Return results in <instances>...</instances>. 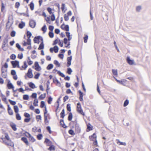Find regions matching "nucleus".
<instances>
[{"instance_id":"obj_1","label":"nucleus","mask_w":151,"mask_h":151,"mask_svg":"<svg viewBox=\"0 0 151 151\" xmlns=\"http://www.w3.org/2000/svg\"><path fill=\"white\" fill-rule=\"evenodd\" d=\"M72 122L73 123L76 132L77 133H80L81 132V128L78 124L77 123V121H72Z\"/></svg>"},{"instance_id":"obj_2","label":"nucleus","mask_w":151,"mask_h":151,"mask_svg":"<svg viewBox=\"0 0 151 151\" xmlns=\"http://www.w3.org/2000/svg\"><path fill=\"white\" fill-rule=\"evenodd\" d=\"M13 23V19L12 18L9 19L6 25V29L7 30H8L10 27L12 26Z\"/></svg>"},{"instance_id":"obj_3","label":"nucleus","mask_w":151,"mask_h":151,"mask_svg":"<svg viewBox=\"0 0 151 151\" xmlns=\"http://www.w3.org/2000/svg\"><path fill=\"white\" fill-rule=\"evenodd\" d=\"M77 111L79 114H82L83 116H84L85 115V114L82 109L80 103H78L77 104Z\"/></svg>"},{"instance_id":"obj_4","label":"nucleus","mask_w":151,"mask_h":151,"mask_svg":"<svg viewBox=\"0 0 151 151\" xmlns=\"http://www.w3.org/2000/svg\"><path fill=\"white\" fill-rule=\"evenodd\" d=\"M3 142L6 145H7L10 146L12 147H14V143L10 140H8L7 141L5 138H3L2 139Z\"/></svg>"},{"instance_id":"obj_5","label":"nucleus","mask_w":151,"mask_h":151,"mask_svg":"<svg viewBox=\"0 0 151 151\" xmlns=\"http://www.w3.org/2000/svg\"><path fill=\"white\" fill-rule=\"evenodd\" d=\"M8 39L6 38H5L3 41L2 47L3 50L4 51H6V49L5 48V47H8Z\"/></svg>"},{"instance_id":"obj_6","label":"nucleus","mask_w":151,"mask_h":151,"mask_svg":"<svg viewBox=\"0 0 151 151\" xmlns=\"http://www.w3.org/2000/svg\"><path fill=\"white\" fill-rule=\"evenodd\" d=\"M11 63L13 68H15L17 66L18 68H19V62L17 60L12 61H11Z\"/></svg>"},{"instance_id":"obj_7","label":"nucleus","mask_w":151,"mask_h":151,"mask_svg":"<svg viewBox=\"0 0 151 151\" xmlns=\"http://www.w3.org/2000/svg\"><path fill=\"white\" fill-rule=\"evenodd\" d=\"M36 22L35 21L32 19L30 20L29 22V25L32 28H34L36 25Z\"/></svg>"},{"instance_id":"obj_8","label":"nucleus","mask_w":151,"mask_h":151,"mask_svg":"<svg viewBox=\"0 0 151 151\" xmlns=\"http://www.w3.org/2000/svg\"><path fill=\"white\" fill-rule=\"evenodd\" d=\"M47 110L46 107L45 106V111L44 112V119H45V123H48V121H47V115L48 114H47Z\"/></svg>"},{"instance_id":"obj_9","label":"nucleus","mask_w":151,"mask_h":151,"mask_svg":"<svg viewBox=\"0 0 151 151\" xmlns=\"http://www.w3.org/2000/svg\"><path fill=\"white\" fill-rule=\"evenodd\" d=\"M27 76L29 78H32L33 77V75L32 73V70L31 68L28 69L27 73Z\"/></svg>"},{"instance_id":"obj_10","label":"nucleus","mask_w":151,"mask_h":151,"mask_svg":"<svg viewBox=\"0 0 151 151\" xmlns=\"http://www.w3.org/2000/svg\"><path fill=\"white\" fill-rule=\"evenodd\" d=\"M56 71H57V73L60 76H61L62 77H65V75L62 73H61L60 71L56 69H54L53 70V73H55Z\"/></svg>"},{"instance_id":"obj_11","label":"nucleus","mask_w":151,"mask_h":151,"mask_svg":"<svg viewBox=\"0 0 151 151\" xmlns=\"http://www.w3.org/2000/svg\"><path fill=\"white\" fill-rule=\"evenodd\" d=\"M35 70L37 71H40L41 70V67L39 66L38 63L37 62H36L35 63Z\"/></svg>"},{"instance_id":"obj_12","label":"nucleus","mask_w":151,"mask_h":151,"mask_svg":"<svg viewBox=\"0 0 151 151\" xmlns=\"http://www.w3.org/2000/svg\"><path fill=\"white\" fill-rule=\"evenodd\" d=\"M127 60L128 63L130 65H132L134 64V60H131L129 57H127Z\"/></svg>"},{"instance_id":"obj_13","label":"nucleus","mask_w":151,"mask_h":151,"mask_svg":"<svg viewBox=\"0 0 151 151\" xmlns=\"http://www.w3.org/2000/svg\"><path fill=\"white\" fill-rule=\"evenodd\" d=\"M7 86L9 89H12L13 90L14 88V86L10 82V81H9L7 84Z\"/></svg>"},{"instance_id":"obj_14","label":"nucleus","mask_w":151,"mask_h":151,"mask_svg":"<svg viewBox=\"0 0 151 151\" xmlns=\"http://www.w3.org/2000/svg\"><path fill=\"white\" fill-rule=\"evenodd\" d=\"M41 36H38L37 37H35L34 39V41L35 43H39V42H38L39 40L40 39Z\"/></svg>"},{"instance_id":"obj_15","label":"nucleus","mask_w":151,"mask_h":151,"mask_svg":"<svg viewBox=\"0 0 151 151\" xmlns=\"http://www.w3.org/2000/svg\"><path fill=\"white\" fill-rule=\"evenodd\" d=\"M21 140L24 142L26 145H29V142L27 140V139L26 137H23L21 138Z\"/></svg>"},{"instance_id":"obj_16","label":"nucleus","mask_w":151,"mask_h":151,"mask_svg":"<svg viewBox=\"0 0 151 151\" xmlns=\"http://www.w3.org/2000/svg\"><path fill=\"white\" fill-rule=\"evenodd\" d=\"M25 25V23L23 22H22L20 23L19 25V27L21 29H22Z\"/></svg>"},{"instance_id":"obj_17","label":"nucleus","mask_w":151,"mask_h":151,"mask_svg":"<svg viewBox=\"0 0 151 151\" xmlns=\"http://www.w3.org/2000/svg\"><path fill=\"white\" fill-rule=\"evenodd\" d=\"M44 48V45L43 44V42H41L40 44L39 45V47L38 48V49L39 50L43 49Z\"/></svg>"},{"instance_id":"obj_18","label":"nucleus","mask_w":151,"mask_h":151,"mask_svg":"<svg viewBox=\"0 0 151 151\" xmlns=\"http://www.w3.org/2000/svg\"><path fill=\"white\" fill-rule=\"evenodd\" d=\"M60 125L62 126V127H63L65 128L66 127V126L65 125V124H64L63 120L61 119L60 121Z\"/></svg>"},{"instance_id":"obj_19","label":"nucleus","mask_w":151,"mask_h":151,"mask_svg":"<svg viewBox=\"0 0 151 151\" xmlns=\"http://www.w3.org/2000/svg\"><path fill=\"white\" fill-rule=\"evenodd\" d=\"M10 126L12 129L14 131L17 130V128L16 127V125L14 123H12L10 124Z\"/></svg>"},{"instance_id":"obj_20","label":"nucleus","mask_w":151,"mask_h":151,"mask_svg":"<svg viewBox=\"0 0 151 151\" xmlns=\"http://www.w3.org/2000/svg\"><path fill=\"white\" fill-rule=\"evenodd\" d=\"M29 86L32 89H34L36 88L35 85L32 82H30L29 83Z\"/></svg>"},{"instance_id":"obj_21","label":"nucleus","mask_w":151,"mask_h":151,"mask_svg":"<svg viewBox=\"0 0 151 151\" xmlns=\"http://www.w3.org/2000/svg\"><path fill=\"white\" fill-rule=\"evenodd\" d=\"M1 71H2V73H1V75L4 78H6V76H7V74L6 73H5L4 71L2 69H1Z\"/></svg>"},{"instance_id":"obj_22","label":"nucleus","mask_w":151,"mask_h":151,"mask_svg":"<svg viewBox=\"0 0 151 151\" xmlns=\"http://www.w3.org/2000/svg\"><path fill=\"white\" fill-rule=\"evenodd\" d=\"M65 116V110L64 109H63L61 113L60 114V117L62 118H63Z\"/></svg>"},{"instance_id":"obj_23","label":"nucleus","mask_w":151,"mask_h":151,"mask_svg":"<svg viewBox=\"0 0 151 151\" xmlns=\"http://www.w3.org/2000/svg\"><path fill=\"white\" fill-rule=\"evenodd\" d=\"M53 67V65L52 64H50L48 65L46 68L48 70H50L52 69Z\"/></svg>"},{"instance_id":"obj_24","label":"nucleus","mask_w":151,"mask_h":151,"mask_svg":"<svg viewBox=\"0 0 151 151\" xmlns=\"http://www.w3.org/2000/svg\"><path fill=\"white\" fill-rule=\"evenodd\" d=\"M73 118V115L71 113H69L68 116V120L69 121H70L72 120Z\"/></svg>"},{"instance_id":"obj_25","label":"nucleus","mask_w":151,"mask_h":151,"mask_svg":"<svg viewBox=\"0 0 151 151\" xmlns=\"http://www.w3.org/2000/svg\"><path fill=\"white\" fill-rule=\"evenodd\" d=\"M87 129H88L89 131L92 130V126L90 123H88L87 124Z\"/></svg>"},{"instance_id":"obj_26","label":"nucleus","mask_w":151,"mask_h":151,"mask_svg":"<svg viewBox=\"0 0 151 151\" xmlns=\"http://www.w3.org/2000/svg\"><path fill=\"white\" fill-rule=\"evenodd\" d=\"M14 110L16 113H17L19 111V108L17 106H14Z\"/></svg>"},{"instance_id":"obj_27","label":"nucleus","mask_w":151,"mask_h":151,"mask_svg":"<svg viewBox=\"0 0 151 151\" xmlns=\"http://www.w3.org/2000/svg\"><path fill=\"white\" fill-rule=\"evenodd\" d=\"M112 72L114 75L117 76L118 75L117 71V70L112 69Z\"/></svg>"},{"instance_id":"obj_28","label":"nucleus","mask_w":151,"mask_h":151,"mask_svg":"<svg viewBox=\"0 0 151 151\" xmlns=\"http://www.w3.org/2000/svg\"><path fill=\"white\" fill-rule=\"evenodd\" d=\"M29 138V141L32 142H34L36 140V139L31 135Z\"/></svg>"},{"instance_id":"obj_29","label":"nucleus","mask_w":151,"mask_h":151,"mask_svg":"<svg viewBox=\"0 0 151 151\" xmlns=\"http://www.w3.org/2000/svg\"><path fill=\"white\" fill-rule=\"evenodd\" d=\"M29 6L31 9L32 10H33L34 9V5L33 3L32 2H31Z\"/></svg>"},{"instance_id":"obj_30","label":"nucleus","mask_w":151,"mask_h":151,"mask_svg":"<svg viewBox=\"0 0 151 151\" xmlns=\"http://www.w3.org/2000/svg\"><path fill=\"white\" fill-rule=\"evenodd\" d=\"M23 98L24 100H28L29 99V95L27 94L24 95Z\"/></svg>"},{"instance_id":"obj_31","label":"nucleus","mask_w":151,"mask_h":151,"mask_svg":"<svg viewBox=\"0 0 151 151\" xmlns=\"http://www.w3.org/2000/svg\"><path fill=\"white\" fill-rule=\"evenodd\" d=\"M47 29V28L45 25H44L42 28V30L43 32L44 33L46 32Z\"/></svg>"},{"instance_id":"obj_32","label":"nucleus","mask_w":151,"mask_h":151,"mask_svg":"<svg viewBox=\"0 0 151 151\" xmlns=\"http://www.w3.org/2000/svg\"><path fill=\"white\" fill-rule=\"evenodd\" d=\"M38 100L37 99H35L34 101V102L33 103V104L35 106H38Z\"/></svg>"},{"instance_id":"obj_33","label":"nucleus","mask_w":151,"mask_h":151,"mask_svg":"<svg viewBox=\"0 0 151 151\" xmlns=\"http://www.w3.org/2000/svg\"><path fill=\"white\" fill-rule=\"evenodd\" d=\"M54 51L55 52V53H57L58 52L59 48L57 46H55L54 47Z\"/></svg>"},{"instance_id":"obj_34","label":"nucleus","mask_w":151,"mask_h":151,"mask_svg":"<svg viewBox=\"0 0 151 151\" xmlns=\"http://www.w3.org/2000/svg\"><path fill=\"white\" fill-rule=\"evenodd\" d=\"M117 144H118L119 143H120V144H119V145H122L124 146H125L126 145V143L125 142H121L119 139L117 140Z\"/></svg>"},{"instance_id":"obj_35","label":"nucleus","mask_w":151,"mask_h":151,"mask_svg":"<svg viewBox=\"0 0 151 151\" xmlns=\"http://www.w3.org/2000/svg\"><path fill=\"white\" fill-rule=\"evenodd\" d=\"M45 96H46L45 93L42 94L39 97V99H43L45 98Z\"/></svg>"},{"instance_id":"obj_36","label":"nucleus","mask_w":151,"mask_h":151,"mask_svg":"<svg viewBox=\"0 0 151 151\" xmlns=\"http://www.w3.org/2000/svg\"><path fill=\"white\" fill-rule=\"evenodd\" d=\"M16 118L17 120H20L21 119V117L19 113H17L16 115Z\"/></svg>"},{"instance_id":"obj_37","label":"nucleus","mask_w":151,"mask_h":151,"mask_svg":"<svg viewBox=\"0 0 151 151\" xmlns=\"http://www.w3.org/2000/svg\"><path fill=\"white\" fill-rule=\"evenodd\" d=\"M67 110L69 111H71V107H70V104H68L67 105Z\"/></svg>"},{"instance_id":"obj_38","label":"nucleus","mask_w":151,"mask_h":151,"mask_svg":"<svg viewBox=\"0 0 151 151\" xmlns=\"http://www.w3.org/2000/svg\"><path fill=\"white\" fill-rule=\"evenodd\" d=\"M16 58V56L14 54H12L10 56V58L11 59L14 60Z\"/></svg>"},{"instance_id":"obj_39","label":"nucleus","mask_w":151,"mask_h":151,"mask_svg":"<svg viewBox=\"0 0 151 151\" xmlns=\"http://www.w3.org/2000/svg\"><path fill=\"white\" fill-rule=\"evenodd\" d=\"M129 100L127 99H126L124 102V106L125 107L127 106L129 104Z\"/></svg>"},{"instance_id":"obj_40","label":"nucleus","mask_w":151,"mask_h":151,"mask_svg":"<svg viewBox=\"0 0 151 151\" xmlns=\"http://www.w3.org/2000/svg\"><path fill=\"white\" fill-rule=\"evenodd\" d=\"M49 35V37L51 38H52L53 37L54 35V33L52 32H50L48 34Z\"/></svg>"},{"instance_id":"obj_41","label":"nucleus","mask_w":151,"mask_h":151,"mask_svg":"<svg viewBox=\"0 0 151 151\" xmlns=\"http://www.w3.org/2000/svg\"><path fill=\"white\" fill-rule=\"evenodd\" d=\"M9 101L12 105H14L16 104V102L15 101H13L11 99H9Z\"/></svg>"},{"instance_id":"obj_42","label":"nucleus","mask_w":151,"mask_h":151,"mask_svg":"<svg viewBox=\"0 0 151 151\" xmlns=\"http://www.w3.org/2000/svg\"><path fill=\"white\" fill-rule=\"evenodd\" d=\"M42 137V134H39L37 136V139L39 140H41Z\"/></svg>"},{"instance_id":"obj_43","label":"nucleus","mask_w":151,"mask_h":151,"mask_svg":"<svg viewBox=\"0 0 151 151\" xmlns=\"http://www.w3.org/2000/svg\"><path fill=\"white\" fill-rule=\"evenodd\" d=\"M32 35V34L31 32L29 31H27V35L28 38H30V37Z\"/></svg>"},{"instance_id":"obj_44","label":"nucleus","mask_w":151,"mask_h":151,"mask_svg":"<svg viewBox=\"0 0 151 151\" xmlns=\"http://www.w3.org/2000/svg\"><path fill=\"white\" fill-rule=\"evenodd\" d=\"M54 63L56 65L58 66V67H59L60 66V64L57 60H55L54 61Z\"/></svg>"},{"instance_id":"obj_45","label":"nucleus","mask_w":151,"mask_h":151,"mask_svg":"<svg viewBox=\"0 0 151 151\" xmlns=\"http://www.w3.org/2000/svg\"><path fill=\"white\" fill-rule=\"evenodd\" d=\"M88 36L87 35H86L85 37H84V42L85 43L87 42V40L88 39Z\"/></svg>"},{"instance_id":"obj_46","label":"nucleus","mask_w":151,"mask_h":151,"mask_svg":"<svg viewBox=\"0 0 151 151\" xmlns=\"http://www.w3.org/2000/svg\"><path fill=\"white\" fill-rule=\"evenodd\" d=\"M48 149L51 150H55V147L54 145H51L50 147L48 148Z\"/></svg>"},{"instance_id":"obj_47","label":"nucleus","mask_w":151,"mask_h":151,"mask_svg":"<svg viewBox=\"0 0 151 151\" xmlns=\"http://www.w3.org/2000/svg\"><path fill=\"white\" fill-rule=\"evenodd\" d=\"M27 63L26 61H24V65H22V68H24V69H25L27 67Z\"/></svg>"},{"instance_id":"obj_48","label":"nucleus","mask_w":151,"mask_h":151,"mask_svg":"<svg viewBox=\"0 0 151 151\" xmlns=\"http://www.w3.org/2000/svg\"><path fill=\"white\" fill-rule=\"evenodd\" d=\"M16 34V32L14 31H12L11 32L10 35L11 37H14L15 36Z\"/></svg>"},{"instance_id":"obj_49","label":"nucleus","mask_w":151,"mask_h":151,"mask_svg":"<svg viewBox=\"0 0 151 151\" xmlns=\"http://www.w3.org/2000/svg\"><path fill=\"white\" fill-rule=\"evenodd\" d=\"M72 72V70L70 68H68L67 73L69 74H71Z\"/></svg>"},{"instance_id":"obj_50","label":"nucleus","mask_w":151,"mask_h":151,"mask_svg":"<svg viewBox=\"0 0 151 151\" xmlns=\"http://www.w3.org/2000/svg\"><path fill=\"white\" fill-rule=\"evenodd\" d=\"M52 100V98L51 96H50L49 97L48 99V100L47 101L48 103L49 104H50L51 101Z\"/></svg>"},{"instance_id":"obj_51","label":"nucleus","mask_w":151,"mask_h":151,"mask_svg":"<svg viewBox=\"0 0 151 151\" xmlns=\"http://www.w3.org/2000/svg\"><path fill=\"white\" fill-rule=\"evenodd\" d=\"M69 133L70 134L72 135H74L75 134V133L74 132V131L71 129L69 130Z\"/></svg>"},{"instance_id":"obj_52","label":"nucleus","mask_w":151,"mask_h":151,"mask_svg":"<svg viewBox=\"0 0 151 151\" xmlns=\"http://www.w3.org/2000/svg\"><path fill=\"white\" fill-rule=\"evenodd\" d=\"M64 29H65L66 31H68L69 30V27L68 25H66L65 26L64 28Z\"/></svg>"},{"instance_id":"obj_53","label":"nucleus","mask_w":151,"mask_h":151,"mask_svg":"<svg viewBox=\"0 0 151 151\" xmlns=\"http://www.w3.org/2000/svg\"><path fill=\"white\" fill-rule=\"evenodd\" d=\"M45 106V102H44V101H42L41 102V105H40V107L42 108L43 107H44Z\"/></svg>"},{"instance_id":"obj_54","label":"nucleus","mask_w":151,"mask_h":151,"mask_svg":"<svg viewBox=\"0 0 151 151\" xmlns=\"http://www.w3.org/2000/svg\"><path fill=\"white\" fill-rule=\"evenodd\" d=\"M27 41V44L29 45H31V40L30 39V38H28Z\"/></svg>"},{"instance_id":"obj_55","label":"nucleus","mask_w":151,"mask_h":151,"mask_svg":"<svg viewBox=\"0 0 151 151\" xmlns=\"http://www.w3.org/2000/svg\"><path fill=\"white\" fill-rule=\"evenodd\" d=\"M64 18L65 21H67L69 20V18L68 16L66 14L64 15Z\"/></svg>"},{"instance_id":"obj_56","label":"nucleus","mask_w":151,"mask_h":151,"mask_svg":"<svg viewBox=\"0 0 151 151\" xmlns=\"http://www.w3.org/2000/svg\"><path fill=\"white\" fill-rule=\"evenodd\" d=\"M51 20L52 21H54L55 19V14H52L51 17Z\"/></svg>"},{"instance_id":"obj_57","label":"nucleus","mask_w":151,"mask_h":151,"mask_svg":"<svg viewBox=\"0 0 151 151\" xmlns=\"http://www.w3.org/2000/svg\"><path fill=\"white\" fill-rule=\"evenodd\" d=\"M37 94L36 93H33L31 97L32 98L36 99L37 97Z\"/></svg>"},{"instance_id":"obj_58","label":"nucleus","mask_w":151,"mask_h":151,"mask_svg":"<svg viewBox=\"0 0 151 151\" xmlns=\"http://www.w3.org/2000/svg\"><path fill=\"white\" fill-rule=\"evenodd\" d=\"M54 27L53 26L50 25L49 27V29L51 32H52Z\"/></svg>"},{"instance_id":"obj_59","label":"nucleus","mask_w":151,"mask_h":151,"mask_svg":"<svg viewBox=\"0 0 151 151\" xmlns=\"http://www.w3.org/2000/svg\"><path fill=\"white\" fill-rule=\"evenodd\" d=\"M31 119L30 117L25 118L24 119V122H28Z\"/></svg>"},{"instance_id":"obj_60","label":"nucleus","mask_w":151,"mask_h":151,"mask_svg":"<svg viewBox=\"0 0 151 151\" xmlns=\"http://www.w3.org/2000/svg\"><path fill=\"white\" fill-rule=\"evenodd\" d=\"M25 135L28 138L31 135L29 132H26L25 133Z\"/></svg>"},{"instance_id":"obj_61","label":"nucleus","mask_w":151,"mask_h":151,"mask_svg":"<svg viewBox=\"0 0 151 151\" xmlns=\"http://www.w3.org/2000/svg\"><path fill=\"white\" fill-rule=\"evenodd\" d=\"M40 75V74L39 73L36 74L34 76V78L36 79H38Z\"/></svg>"},{"instance_id":"obj_62","label":"nucleus","mask_w":151,"mask_h":151,"mask_svg":"<svg viewBox=\"0 0 151 151\" xmlns=\"http://www.w3.org/2000/svg\"><path fill=\"white\" fill-rule=\"evenodd\" d=\"M47 10L50 14H51L52 13V9L51 8H50V7L47 8Z\"/></svg>"},{"instance_id":"obj_63","label":"nucleus","mask_w":151,"mask_h":151,"mask_svg":"<svg viewBox=\"0 0 151 151\" xmlns=\"http://www.w3.org/2000/svg\"><path fill=\"white\" fill-rule=\"evenodd\" d=\"M24 116L27 118H29L30 117V114L27 113H25L24 114Z\"/></svg>"},{"instance_id":"obj_64","label":"nucleus","mask_w":151,"mask_h":151,"mask_svg":"<svg viewBox=\"0 0 151 151\" xmlns=\"http://www.w3.org/2000/svg\"><path fill=\"white\" fill-rule=\"evenodd\" d=\"M141 9V6H137L136 8V11L138 12H139Z\"/></svg>"}]
</instances>
